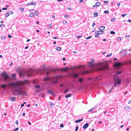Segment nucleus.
<instances>
[{"mask_svg": "<svg viewBox=\"0 0 131 131\" xmlns=\"http://www.w3.org/2000/svg\"><path fill=\"white\" fill-rule=\"evenodd\" d=\"M34 14L36 16H37L38 15V11H35L34 13Z\"/></svg>", "mask_w": 131, "mask_h": 131, "instance_id": "c85d7f7f", "label": "nucleus"}, {"mask_svg": "<svg viewBox=\"0 0 131 131\" xmlns=\"http://www.w3.org/2000/svg\"><path fill=\"white\" fill-rule=\"evenodd\" d=\"M93 7H97L98 6H97V5H96V4L95 5H94L93 6Z\"/></svg>", "mask_w": 131, "mask_h": 131, "instance_id": "864d4df0", "label": "nucleus"}, {"mask_svg": "<svg viewBox=\"0 0 131 131\" xmlns=\"http://www.w3.org/2000/svg\"><path fill=\"white\" fill-rule=\"evenodd\" d=\"M110 33L111 34H115V32L114 31H111L110 32Z\"/></svg>", "mask_w": 131, "mask_h": 131, "instance_id": "c03bdc74", "label": "nucleus"}, {"mask_svg": "<svg viewBox=\"0 0 131 131\" xmlns=\"http://www.w3.org/2000/svg\"><path fill=\"white\" fill-rule=\"evenodd\" d=\"M83 80L82 78H81L79 79V81L80 82H81Z\"/></svg>", "mask_w": 131, "mask_h": 131, "instance_id": "bb28decb", "label": "nucleus"}, {"mask_svg": "<svg viewBox=\"0 0 131 131\" xmlns=\"http://www.w3.org/2000/svg\"><path fill=\"white\" fill-rule=\"evenodd\" d=\"M60 127L62 128L63 127H64L63 124L62 123L60 125Z\"/></svg>", "mask_w": 131, "mask_h": 131, "instance_id": "4d7b16f0", "label": "nucleus"}, {"mask_svg": "<svg viewBox=\"0 0 131 131\" xmlns=\"http://www.w3.org/2000/svg\"><path fill=\"white\" fill-rule=\"evenodd\" d=\"M98 14L97 13H94V17H96L97 16Z\"/></svg>", "mask_w": 131, "mask_h": 131, "instance_id": "7c9ffc66", "label": "nucleus"}, {"mask_svg": "<svg viewBox=\"0 0 131 131\" xmlns=\"http://www.w3.org/2000/svg\"><path fill=\"white\" fill-rule=\"evenodd\" d=\"M68 70V68L67 67L65 68L64 69V70L65 71H67Z\"/></svg>", "mask_w": 131, "mask_h": 131, "instance_id": "13d9d810", "label": "nucleus"}, {"mask_svg": "<svg viewBox=\"0 0 131 131\" xmlns=\"http://www.w3.org/2000/svg\"><path fill=\"white\" fill-rule=\"evenodd\" d=\"M115 65L116 66L118 67L121 66L122 65V64L121 62H118L116 63Z\"/></svg>", "mask_w": 131, "mask_h": 131, "instance_id": "4468645a", "label": "nucleus"}, {"mask_svg": "<svg viewBox=\"0 0 131 131\" xmlns=\"http://www.w3.org/2000/svg\"><path fill=\"white\" fill-rule=\"evenodd\" d=\"M96 3L98 7L100 6L101 4V3L99 2Z\"/></svg>", "mask_w": 131, "mask_h": 131, "instance_id": "c9c22d12", "label": "nucleus"}, {"mask_svg": "<svg viewBox=\"0 0 131 131\" xmlns=\"http://www.w3.org/2000/svg\"><path fill=\"white\" fill-rule=\"evenodd\" d=\"M124 109L125 110L128 111L130 110V109L129 106H126L125 107Z\"/></svg>", "mask_w": 131, "mask_h": 131, "instance_id": "412c9836", "label": "nucleus"}, {"mask_svg": "<svg viewBox=\"0 0 131 131\" xmlns=\"http://www.w3.org/2000/svg\"><path fill=\"white\" fill-rule=\"evenodd\" d=\"M108 3V1H104L103 2V3H105V4H107Z\"/></svg>", "mask_w": 131, "mask_h": 131, "instance_id": "a19ab883", "label": "nucleus"}, {"mask_svg": "<svg viewBox=\"0 0 131 131\" xmlns=\"http://www.w3.org/2000/svg\"><path fill=\"white\" fill-rule=\"evenodd\" d=\"M8 13V14H9V15L10 14H13V12H12L10 11Z\"/></svg>", "mask_w": 131, "mask_h": 131, "instance_id": "09e8293b", "label": "nucleus"}, {"mask_svg": "<svg viewBox=\"0 0 131 131\" xmlns=\"http://www.w3.org/2000/svg\"><path fill=\"white\" fill-rule=\"evenodd\" d=\"M2 76L4 77V81H6L7 82H8L10 81L11 79V78L8 74H7L6 72L2 73Z\"/></svg>", "mask_w": 131, "mask_h": 131, "instance_id": "f03ea898", "label": "nucleus"}, {"mask_svg": "<svg viewBox=\"0 0 131 131\" xmlns=\"http://www.w3.org/2000/svg\"><path fill=\"white\" fill-rule=\"evenodd\" d=\"M58 80H56L53 81H52L51 83L52 84H55L58 82Z\"/></svg>", "mask_w": 131, "mask_h": 131, "instance_id": "f3484780", "label": "nucleus"}, {"mask_svg": "<svg viewBox=\"0 0 131 131\" xmlns=\"http://www.w3.org/2000/svg\"><path fill=\"white\" fill-rule=\"evenodd\" d=\"M89 125V124L87 123L83 125V129H86L88 127Z\"/></svg>", "mask_w": 131, "mask_h": 131, "instance_id": "9d476101", "label": "nucleus"}, {"mask_svg": "<svg viewBox=\"0 0 131 131\" xmlns=\"http://www.w3.org/2000/svg\"><path fill=\"white\" fill-rule=\"evenodd\" d=\"M20 77H23L25 76L24 74L23 73L22 71H20L19 72Z\"/></svg>", "mask_w": 131, "mask_h": 131, "instance_id": "1a4fd4ad", "label": "nucleus"}, {"mask_svg": "<svg viewBox=\"0 0 131 131\" xmlns=\"http://www.w3.org/2000/svg\"><path fill=\"white\" fill-rule=\"evenodd\" d=\"M127 15V14H123L121 15L122 17H124L125 15Z\"/></svg>", "mask_w": 131, "mask_h": 131, "instance_id": "69168bd1", "label": "nucleus"}, {"mask_svg": "<svg viewBox=\"0 0 131 131\" xmlns=\"http://www.w3.org/2000/svg\"><path fill=\"white\" fill-rule=\"evenodd\" d=\"M7 8H3L2 9V10H6L7 9Z\"/></svg>", "mask_w": 131, "mask_h": 131, "instance_id": "774afa93", "label": "nucleus"}, {"mask_svg": "<svg viewBox=\"0 0 131 131\" xmlns=\"http://www.w3.org/2000/svg\"><path fill=\"white\" fill-rule=\"evenodd\" d=\"M35 92L37 93H38L40 92V89H38L37 90H36Z\"/></svg>", "mask_w": 131, "mask_h": 131, "instance_id": "58836bf2", "label": "nucleus"}, {"mask_svg": "<svg viewBox=\"0 0 131 131\" xmlns=\"http://www.w3.org/2000/svg\"><path fill=\"white\" fill-rule=\"evenodd\" d=\"M104 13L106 14H107L109 13V12L108 10H105L104 11Z\"/></svg>", "mask_w": 131, "mask_h": 131, "instance_id": "473e14b6", "label": "nucleus"}, {"mask_svg": "<svg viewBox=\"0 0 131 131\" xmlns=\"http://www.w3.org/2000/svg\"><path fill=\"white\" fill-rule=\"evenodd\" d=\"M49 104L50 105H51V106H52V105H53V103L52 102H49Z\"/></svg>", "mask_w": 131, "mask_h": 131, "instance_id": "ea45409f", "label": "nucleus"}, {"mask_svg": "<svg viewBox=\"0 0 131 131\" xmlns=\"http://www.w3.org/2000/svg\"><path fill=\"white\" fill-rule=\"evenodd\" d=\"M8 37L9 38H12V37L11 35H8Z\"/></svg>", "mask_w": 131, "mask_h": 131, "instance_id": "052dcab7", "label": "nucleus"}, {"mask_svg": "<svg viewBox=\"0 0 131 131\" xmlns=\"http://www.w3.org/2000/svg\"><path fill=\"white\" fill-rule=\"evenodd\" d=\"M20 10L21 11H23L24 10V8H23L21 7L19 8Z\"/></svg>", "mask_w": 131, "mask_h": 131, "instance_id": "49530a36", "label": "nucleus"}, {"mask_svg": "<svg viewBox=\"0 0 131 131\" xmlns=\"http://www.w3.org/2000/svg\"><path fill=\"white\" fill-rule=\"evenodd\" d=\"M117 84H118L116 83V81H115L114 84L113 86V88L114 87H116L117 86Z\"/></svg>", "mask_w": 131, "mask_h": 131, "instance_id": "4be33fe9", "label": "nucleus"}, {"mask_svg": "<svg viewBox=\"0 0 131 131\" xmlns=\"http://www.w3.org/2000/svg\"><path fill=\"white\" fill-rule=\"evenodd\" d=\"M9 15L8 13H7L5 15V18H7Z\"/></svg>", "mask_w": 131, "mask_h": 131, "instance_id": "a18cd8bd", "label": "nucleus"}, {"mask_svg": "<svg viewBox=\"0 0 131 131\" xmlns=\"http://www.w3.org/2000/svg\"><path fill=\"white\" fill-rule=\"evenodd\" d=\"M114 78L115 79V81L116 83L118 84H120L121 82V79H119L118 77L116 75H115L114 76Z\"/></svg>", "mask_w": 131, "mask_h": 131, "instance_id": "39448f33", "label": "nucleus"}, {"mask_svg": "<svg viewBox=\"0 0 131 131\" xmlns=\"http://www.w3.org/2000/svg\"><path fill=\"white\" fill-rule=\"evenodd\" d=\"M105 27L104 26H101L99 27V29L101 31H103L104 30Z\"/></svg>", "mask_w": 131, "mask_h": 131, "instance_id": "ddd939ff", "label": "nucleus"}, {"mask_svg": "<svg viewBox=\"0 0 131 131\" xmlns=\"http://www.w3.org/2000/svg\"><path fill=\"white\" fill-rule=\"evenodd\" d=\"M95 25V24L94 22H93V23L92 25V26L93 27H94Z\"/></svg>", "mask_w": 131, "mask_h": 131, "instance_id": "680f3d73", "label": "nucleus"}, {"mask_svg": "<svg viewBox=\"0 0 131 131\" xmlns=\"http://www.w3.org/2000/svg\"><path fill=\"white\" fill-rule=\"evenodd\" d=\"M104 33V31H101L100 30H99V31H96L95 32V34H103Z\"/></svg>", "mask_w": 131, "mask_h": 131, "instance_id": "6e6552de", "label": "nucleus"}, {"mask_svg": "<svg viewBox=\"0 0 131 131\" xmlns=\"http://www.w3.org/2000/svg\"><path fill=\"white\" fill-rule=\"evenodd\" d=\"M15 123L16 124H18V121L17 120L15 122Z\"/></svg>", "mask_w": 131, "mask_h": 131, "instance_id": "338daca9", "label": "nucleus"}, {"mask_svg": "<svg viewBox=\"0 0 131 131\" xmlns=\"http://www.w3.org/2000/svg\"><path fill=\"white\" fill-rule=\"evenodd\" d=\"M23 83L22 82L19 81L18 83H13L9 84V86L12 85L14 88V92L16 93V95H26L27 92L26 91L23 90L22 85Z\"/></svg>", "mask_w": 131, "mask_h": 131, "instance_id": "f257e3e1", "label": "nucleus"}, {"mask_svg": "<svg viewBox=\"0 0 131 131\" xmlns=\"http://www.w3.org/2000/svg\"><path fill=\"white\" fill-rule=\"evenodd\" d=\"M1 38L3 39H4L5 38V36L4 35H2L1 36Z\"/></svg>", "mask_w": 131, "mask_h": 131, "instance_id": "79ce46f5", "label": "nucleus"}, {"mask_svg": "<svg viewBox=\"0 0 131 131\" xmlns=\"http://www.w3.org/2000/svg\"><path fill=\"white\" fill-rule=\"evenodd\" d=\"M99 34H96V35H95V37H99Z\"/></svg>", "mask_w": 131, "mask_h": 131, "instance_id": "603ef678", "label": "nucleus"}, {"mask_svg": "<svg viewBox=\"0 0 131 131\" xmlns=\"http://www.w3.org/2000/svg\"><path fill=\"white\" fill-rule=\"evenodd\" d=\"M34 15V13H31L29 14V16L30 17H31L32 16H33Z\"/></svg>", "mask_w": 131, "mask_h": 131, "instance_id": "393cba45", "label": "nucleus"}, {"mask_svg": "<svg viewBox=\"0 0 131 131\" xmlns=\"http://www.w3.org/2000/svg\"><path fill=\"white\" fill-rule=\"evenodd\" d=\"M127 50L126 49H124L122 50L120 52V53H122L123 52L126 51Z\"/></svg>", "mask_w": 131, "mask_h": 131, "instance_id": "cd10ccee", "label": "nucleus"}, {"mask_svg": "<svg viewBox=\"0 0 131 131\" xmlns=\"http://www.w3.org/2000/svg\"><path fill=\"white\" fill-rule=\"evenodd\" d=\"M35 88L36 89H38L40 88V86L39 85H36L35 86Z\"/></svg>", "mask_w": 131, "mask_h": 131, "instance_id": "c756f323", "label": "nucleus"}, {"mask_svg": "<svg viewBox=\"0 0 131 131\" xmlns=\"http://www.w3.org/2000/svg\"><path fill=\"white\" fill-rule=\"evenodd\" d=\"M95 60L93 59H91V61L92 63Z\"/></svg>", "mask_w": 131, "mask_h": 131, "instance_id": "bf43d9fd", "label": "nucleus"}, {"mask_svg": "<svg viewBox=\"0 0 131 131\" xmlns=\"http://www.w3.org/2000/svg\"><path fill=\"white\" fill-rule=\"evenodd\" d=\"M83 119H78V120H76L75 121V123H79L80 122L82 121H83Z\"/></svg>", "mask_w": 131, "mask_h": 131, "instance_id": "dca6fc26", "label": "nucleus"}, {"mask_svg": "<svg viewBox=\"0 0 131 131\" xmlns=\"http://www.w3.org/2000/svg\"><path fill=\"white\" fill-rule=\"evenodd\" d=\"M121 38L120 37H119L117 38V40H121Z\"/></svg>", "mask_w": 131, "mask_h": 131, "instance_id": "e2e57ef3", "label": "nucleus"}, {"mask_svg": "<svg viewBox=\"0 0 131 131\" xmlns=\"http://www.w3.org/2000/svg\"><path fill=\"white\" fill-rule=\"evenodd\" d=\"M10 99L12 101H14L16 99V98L15 97H10Z\"/></svg>", "mask_w": 131, "mask_h": 131, "instance_id": "5701e85b", "label": "nucleus"}, {"mask_svg": "<svg viewBox=\"0 0 131 131\" xmlns=\"http://www.w3.org/2000/svg\"><path fill=\"white\" fill-rule=\"evenodd\" d=\"M92 37V36H89V37L86 38V39H90V38H91Z\"/></svg>", "mask_w": 131, "mask_h": 131, "instance_id": "5fc2aeb1", "label": "nucleus"}, {"mask_svg": "<svg viewBox=\"0 0 131 131\" xmlns=\"http://www.w3.org/2000/svg\"><path fill=\"white\" fill-rule=\"evenodd\" d=\"M34 70L32 69H30L26 71V75L27 77L32 76L34 73Z\"/></svg>", "mask_w": 131, "mask_h": 131, "instance_id": "7ed1b4c3", "label": "nucleus"}, {"mask_svg": "<svg viewBox=\"0 0 131 131\" xmlns=\"http://www.w3.org/2000/svg\"><path fill=\"white\" fill-rule=\"evenodd\" d=\"M72 76L74 78H77L78 76V74L77 73H73L72 74Z\"/></svg>", "mask_w": 131, "mask_h": 131, "instance_id": "423d86ee", "label": "nucleus"}, {"mask_svg": "<svg viewBox=\"0 0 131 131\" xmlns=\"http://www.w3.org/2000/svg\"><path fill=\"white\" fill-rule=\"evenodd\" d=\"M127 53V51L123 52H122V53H121L122 55L123 56H125L126 55Z\"/></svg>", "mask_w": 131, "mask_h": 131, "instance_id": "aec40b11", "label": "nucleus"}, {"mask_svg": "<svg viewBox=\"0 0 131 131\" xmlns=\"http://www.w3.org/2000/svg\"><path fill=\"white\" fill-rule=\"evenodd\" d=\"M112 55V53H111L110 54H108L106 56V57H110Z\"/></svg>", "mask_w": 131, "mask_h": 131, "instance_id": "de8ad7c7", "label": "nucleus"}, {"mask_svg": "<svg viewBox=\"0 0 131 131\" xmlns=\"http://www.w3.org/2000/svg\"><path fill=\"white\" fill-rule=\"evenodd\" d=\"M71 94H68L65 96V97L66 98H69V97H71Z\"/></svg>", "mask_w": 131, "mask_h": 131, "instance_id": "6ab92c4d", "label": "nucleus"}, {"mask_svg": "<svg viewBox=\"0 0 131 131\" xmlns=\"http://www.w3.org/2000/svg\"><path fill=\"white\" fill-rule=\"evenodd\" d=\"M48 27L50 28L52 27V25L51 24H49L48 25Z\"/></svg>", "mask_w": 131, "mask_h": 131, "instance_id": "8fccbe9b", "label": "nucleus"}, {"mask_svg": "<svg viewBox=\"0 0 131 131\" xmlns=\"http://www.w3.org/2000/svg\"><path fill=\"white\" fill-rule=\"evenodd\" d=\"M103 77L102 76H99L97 77L96 78L94 79V81H96L102 79Z\"/></svg>", "mask_w": 131, "mask_h": 131, "instance_id": "f8f14e48", "label": "nucleus"}, {"mask_svg": "<svg viewBox=\"0 0 131 131\" xmlns=\"http://www.w3.org/2000/svg\"><path fill=\"white\" fill-rule=\"evenodd\" d=\"M130 37V36L129 35H127V36H125V38H129Z\"/></svg>", "mask_w": 131, "mask_h": 131, "instance_id": "3c124183", "label": "nucleus"}, {"mask_svg": "<svg viewBox=\"0 0 131 131\" xmlns=\"http://www.w3.org/2000/svg\"><path fill=\"white\" fill-rule=\"evenodd\" d=\"M56 49L58 51H60L61 50V48L59 47H57L56 48Z\"/></svg>", "mask_w": 131, "mask_h": 131, "instance_id": "a878e982", "label": "nucleus"}, {"mask_svg": "<svg viewBox=\"0 0 131 131\" xmlns=\"http://www.w3.org/2000/svg\"><path fill=\"white\" fill-rule=\"evenodd\" d=\"M5 27V25L4 24H1L0 25V27Z\"/></svg>", "mask_w": 131, "mask_h": 131, "instance_id": "e433bc0d", "label": "nucleus"}, {"mask_svg": "<svg viewBox=\"0 0 131 131\" xmlns=\"http://www.w3.org/2000/svg\"><path fill=\"white\" fill-rule=\"evenodd\" d=\"M78 128H79V127L78 126H76V128H75V131H78Z\"/></svg>", "mask_w": 131, "mask_h": 131, "instance_id": "6e6d98bb", "label": "nucleus"}, {"mask_svg": "<svg viewBox=\"0 0 131 131\" xmlns=\"http://www.w3.org/2000/svg\"><path fill=\"white\" fill-rule=\"evenodd\" d=\"M113 89H114L113 87H112V88H111V89L109 91L108 93H111Z\"/></svg>", "mask_w": 131, "mask_h": 131, "instance_id": "2f4dec72", "label": "nucleus"}, {"mask_svg": "<svg viewBox=\"0 0 131 131\" xmlns=\"http://www.w3.org/2000/svg\"><path fill=\"white\" fill-rule=\"evenodd\" d=\"M94 71H102L104 70V68L102 65L98 64L97 66L93 68Z\"/></svg>", "mask_w": 131, "mask_h": 131, "instance_id": "20e7f679", "label": "nucleus"}, {"mask_svg": "<svg viewBox=\"0 0 131 131\" xmlns=\"http://www.w3.org/2000/svg\"><path fill=\"white\" fill-rule=\"evenodd\" d=\"M36 4V3L35 2H31L30 3H28L27 5V6L29 5H35Z\"/></svg>", "mask_w": 131, "mask_h": 131, "instance_id": "9b49d317", "label": "nucleus"}, {"mask_svg": "<svg viewBox=\"0 0 131 131\" xmlns=\"http://www.w3.org/2000/svg\"><path fill=\"white\" fill-rule=\"evenodd\" d=\"M11 76L12 77L15 78L16 77V74L15 73L12 74Z\"/></svg>", "mask_w": 131, "mask_h": 131, "instance_id": "4c0bfd02", "label": "nucleus"}, {"mask_svg": "<svg viewBox=\"0 0 131 131\" xmlns=\"http://www.w3.org/2000/svg\"><path fill=\"white\" fill-rule=\"evenodd\" d=\"M121 73V72L120 71H118L117 72H116V74L118 75V74H120V73Z\"/></svg>", "mask_w": 131, "mask_h": 131, "instance_id": "f704fd0d", "label": "nucleus"}, {"mask_svg": "<svg viewBox=\"0 0 131 131\" xmlns=\"http://www.w3.org/2000/svg\"><path fill=\"white\" fill-rule=\"evenodd\" d=\"M95 107H93V108H92L90 110H89V111H88V112H90L91 111H93V110H95Z\"/></svg>", "mask_w": 131, "mask_h": 131, "instance_id": "b1692460", "label": "nucleus"}, {"mask_svg": "<svg viewBox=\"0 0 131 131\" xmlns=\"http://www.w3.org/2000/svg\"><path fill=\"white\" fill-rule=\"evenodd\" d=\"M34 10V9H29V11L30 12H32Z\"/></svg>", "mask_w": 131, "mask_h": 131, "instance_id": "0e129e2a", "label": "nucleus"}, {"mask_svg": "<svg viewBox=\"0 0 131 131\" xmlns=\"http://www.w3.org/2000/svg\"><path fill=\"white\" fill-rule=\"evenodd\" d=\"M47 92L48 93H50L52 94V95L55 96V95L53 93V91L51 90H48L47 91Z\"/></svg>", "mask_w": 131, "mask_h": 131, "instance_id": "0eeeda50", "label": "nucleus"}, {"mask_svg": "<svg viewBox=\"0 0 131 131\" xmlns=\"http://www.w3.org/2000/svg\"><path fill=\"white\" fill-rule=\"evenodd\" d=\"M69 17V16L68 15H64V17L65 18H68Z\"/></svg>", "mask_w": 131, "mask_h": 131, "instance_id": "37998d69", "label": "nucleus"}, {"mask_svg": "<svg viewBox=\"0 0 131 131\" xmlns=\"http://www.w3.org/2000/svg\"><path fill=\"white\" fill-rule=\"evenodd\" d=\"M7 85L6 84H3L2 85L1 87L2 88H6V87H7Z\"/></svg>", "mask_w": 131, "mask_h": 131, "instance_id": "a211bd4d", "label": "nucleus"}, {"mask_svg": "<svg viewBox=\"0 0 131 131\" xmlns=\"http://www.w3.org/2000/svg\"><path fill=\"white\" fill-rule=\"evenodd\" d=\"M88 65L91 67H93L94 66V64L92 63L91 62H89L88 63Z\"/></svg>", "mask_w": 131, "mask_h": 131, "instance_id": "2eb2a0df", "label": "nucleus"}, {"mask_svg": "<svg viewBox=\"0 0 131 131\" xmlns=\"http://www.w3.org/2000/svg\"><path fill=\"white\" fill-rule=\"evenodd\" d=\"M116 20V19L115 18H113L111 19V21L112 22H114Z\"/></svg>", "mask_w": 131, "mask_h": 131, "instance_id": "72a5a7b5", "label": "nucleus"}]
</instances>
